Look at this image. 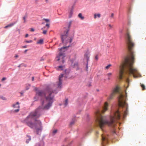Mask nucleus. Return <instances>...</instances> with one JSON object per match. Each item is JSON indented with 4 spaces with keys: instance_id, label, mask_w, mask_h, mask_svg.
Segmentation results:
<instances>
[{
    "instance_id": "f257e3e1",
    "label": "nucleus",
    "mask_w": 146,
    "mask_h": 146,
    "mask_svg": "<svg viewBox=\"0 0 146 146\" xmlns=\"http://www.w3.org/2000/svg\"><path fill=\"white\" fill-rule=\"evenodd\" d=\"M36 94L41 97H44V100H41L42 105L37 109L35 111L32 112L26 118L25 121L26 124L31 128H35L37 134L42 130V124L41 121L37 119L41 115V112L43 109L48 110L51 106L54 100V94L57 92L54 90L52 86H48L45 91H37L38 88H35Z\"/></svg>"
},
{
    "instance_id": "f03ea898",
    "label": "nucleus",
    "mask_w": 146,
    "mask_h": 146,
    "mask_svg": "<svg viewBox=\"0 0 146 146\" xmlns=\"http://www.w3.org/2000/svg\"><path fill=\"white\" fill-rule=\"evenodd\" d=\"M118 86H116L112 90L108 98V100L113 99L117 93L119 94L118 97V105L119 109L114 113V115L110 117V121H107L106 117L102 116L101 111L97 110L96 112V121L98 126H99L103 131V128L105 125H107L109 126L114 127L115 125V121L120 118V111H123V117L124 118L127 114V104L126 102L127 98V93L125 92V95L119 93V88Z\"/></svg>"
},
{
    "instance_id": "7ed1b4c3",
    "label": "nucleus",
    "mask_w": 146,
    "mask_h": 146,
    "mask_svg": "<svg viewBox=\"0 0 146 146\" xmlns=\"http://www.w3.org/2000/svg\"><path fill=\"white\" fill-rule=\"evenodd\" d=\"M126 36V43L130 54V57H126L120 66L118 77L120 80L123 78L125 69L127 73L128 74L129 76L133 75L134 78L140 76L137 70L133 66L135 55L132 49L134 46V44L132 40L129 32H127Z\"/></svg>"
},
{
    "instance_id": "20e7f679",
    "label": "nucleus",
    "mask_w": 146,
    "mask_h": 146,
    "mask_svg": "<svg viewBox=\"0 0 146 146\" xmlns=\"http://www.w3.org/2000/svg\"><path fill=\"white\" fill-rule=\"evenodd\" d=\"M72 22H69L67 24L68 29L66 31H65L63 35H61V38L62 42L64 44H66L68 43L70 44L72 40V37H70L68 36V33L69 30L70 28L71 27Z\"/></svg>"
},
{
    "instance_id": "39448f33",
    "label": "nucleus",
    "mask_w": 146,
    "mask_h": 146,
    "mask_svg": "<svg viewBox=\"0 0 146 146\" xmlns=\"http://www.w3.org/2000/svg\"><path fill=\"white\" fill-rule=\"evenodd\" d=\"M65 45H68L67 46H64L60 49V52L59 53L58 55L56 58V60L58 61H60V63H63L64 62V58L65 56L64 52H62L65 51L67 49V48H68L70 46V44L67 43L66 44H64Z\"/></svg>"
},
{
    "instance_id": "423d86ee",
    "label": "nucleus",
    "mask_w": 146,
    "mask_h": 146,
    "mask_svg": "<svg viewBox=\"0 0 146 146\" xmlns=\"http://www.w3.org/2000/svg\"><path fill=\"white\" fill-rule=\"evenodd\" d=\"M70 71L69 70H65V74H61L59 78V81L57 83V86L58 88H62V78L64 76L66 78L69 77L68 74L70 73Z\"/></svg>"
},
{
    "instance_id": "0eeeda50",
    "label": "nucleus",
    "mask_w": 146,
    "mask_h": 146,
    "mask_svg": "<svg viewBox=\"0 0 146 146\" xmlns=\"http://www.w3.org/2000/svg\"><path fill=\"white\" fill-rule=\"evenodd\" d=\"M101 136L102 141V146H104L103 145V144L104 143H106L108 142V136L105 134H102Z\"/></svg>"
},
{
    "instance_id": "6e6552de",
    "label": "nucleus",
    "mask_w": 146,
    "mask_h": 146,
    "mask_svg": "<svg viewBox=\"0 0 146 146\" xmlns=\"http://www.w3.org/2000/svg\"><path fill=\"white\" fill-rule=\"evenodd\" d=\"M13 107L14 108H18V109L15 110L14 111L15 112H17L19 111V103L18 102H17L15 104H13Z\"/></svg>"
},
{
    "instance_id": "1a4fd4ad",
    "label": "nucleus",
    "mask_w": 146,
    "mask_h": 146,
    "mask_svg": "<svg viewBox=\"0 0 146 146\" xmlns=\"http://www.w3.org/2000/svg\"><path fill=\"white\" fill-rule=\"evenodd\" d=\"M108 104L107 102H106L104 105V107L103 108V109L102 111V113L108 110Z\"/></svg>"
},
{
    "instance_id": "9d476101",
    "label": "nucleus",
    "mask_w": 146,
    "mask_h": 146,
    "mask_svg": "<svg viewBox=\"0 0 146 146\" xmlns=\"http://www.w3.org/2000/svg\"><path fill=\"white\" fill-rule=\"evenodd\" d=\"M112 73H107L106 76L107 77V79L108 80H110L111 79Z\"/></svg>"
},
{
    "instance_id": "9b49d317",
    "label": "nucleus",
    "mask_w": 146,
    "mask_h": 146,
    "mask_svg": "<svg viewBox=\"0 0 146 146\" xmlns=\"http://www.w3.org/2000/svg\"><path fill=\"white\" fill-rule=\"evenodd\" d=\"M16 23L17 22H14L5 26L4 28H7L9 27H12V26H13L15 24H16Z\"/></svg>"
},
{
    "instance_id": "f8f14e48",
    "label": "nucleus",
    "mask_w": 146,
    "mask_h": 146,
    "mask_svg": "<svg viewBox=\"0 0 146 146\" xmlns=\"http://www.w3.org/2000/svg\"><path fill=\"white\" fill-rule=\"evenodd\" d=\"M78 63L77 62H76L74 64H72L71 66H72V67L73 68H77L78 67Z\"/></svg>"
},
{
    "instance_id": "ddd939ff",
    "label": "nucleus",
    "mask_w": 146,
    "mask_h": 146,
    "mask_svg": "<svg viewBox=\"0 0 146 146\" xmlns=\"http://www.w3.org/2000/svg\"><path fill=\"white\" fill-rule=\"evenodd\" d=\"M90 56V54L88 52L86 53L85 55V57L86 58L87 61H88L89 60V58Z\"/></svg>"
},
{
    "instance_id": "4468645a",
    "label": "nucleus",
    "mask_w": 146,
    "mask_h": 146,
    "mask_svg": "<svg viewBox=\"0 0 146 146\" xmlns=\"http://www.w3.org/2000/svg\"><path fill=\"white\" fill-rule=\"evenodd\" d=\"M73 8H72L70 11L69 12V18L71 17L73 14Z\"/></svg>"
},
{
    "instance_id": "2eb2a0df",
    "label": "nucleus",
    "mask_w": 146,
    "mask_h": 146,
    "mask_svg": "<svg viewBox=\"0 0 146 146\" xmlns=\"http://www.w3.org/2000/svg\"><path fill=\"white\" fill-rule=\"evenodd\" d=\"M43 43V40L42 39H40L37 42V44H42Z\"/></svg>"
},
{
    "instance_id": "dca6fc26",
    "label": "nucleus",
    "mask_w": 146,
    "mask_h": 146,
    "mask_svg": "<svg viewBox=\"0 0 146 146\" xmlns=\"http://www.w3.org/2000/svg\"><path fill=\"white\" fill-rule=\"evenodd\" d=\"M101 16V15L100 14H95L94 15V18L96 19L97 17L98 18H100Z\"/></svg>"
},
{
    "instance_id": "f3484780",
    "label": "nucleus",
    "mask_w": 146,
    "mask_h": 146,
    "mask_svg": "<svg viewBox=\"0 0 146 146\" xmlns=\"http://www.w3.org/2000/svg\"><path fill=\"white\" fill-rule=\"evenodd\" d=\"M78 16L82 20H83L84 19V17L82 16V14L81 13H80L78 14Z\"/></svg>"
},
{
    "instance_id": "a211bd4d",
    "label": "nucleus",
    "mask_w": 146,
    "mask_h": 146,
    "mask_svg": "<svg viewBox=\"0 0 146 146\" xmlns=\"http://www.w3.org/2000/svg\"><path fill=\"white\" fill-rule=\"evenodd\" d=\"M63 66H59L56 67V68L58 70H62V69Z\"/></svg>"
},
{
    "instance_id": "6ab92c4d",
    "label": "nucleus",
    "mask_w": 146,
    "mask_h": 146,
    "mask_svg": "<svg viewBox=\"0 0 146 146\" xmlns=\"http://www.w3.org/2000/svg\"><path fill=\"white\" fill-rule=\"evenodd\" d=\"M27 15H25V16H24L23 17V19L24 20V22H23L24 23H25L26 22V19L27 18Z\"/></svg>"
},
{
    "instance_id": "aec40b11",
    "label": "nucleus",
    "mask_w": 146,
    "mask_h": 146,
    "mask_svg": "<svg viewBox=\"0 0 146 146\" xmlns=\"http://www.w3.org/2000/svg\"><path fill=\"white\" fill-rule=\"evenodd\" d=\"M141 86L142 88V89L143 90L145 89V86L144 84H141Z\"/></svg>"
},
{
    "instance_id": "412c9836",
    "label": "nucleus",
    "mask_w": 146,
    "mask_h": 146,
    "mask_svg": "<svg viewBox=\"0 0 146 146\" xmlns=\"http://www.w3.org/2000/svg\"><path fill=\"white\" fill-rule=\"evenodd\" d=\"M68 99H66L65 101V102H64V105L65 106H66L68 104Z\"/></svg>"
},
{
    "instance_id": "4be33fe9",
    "label": "nucleus",
    "mask_w": 146,
    "mask_h": 146,
    "mask_svg": "<svg viewBox=\"0 0 146 146\" xmlns=\"http://www.w3.org/2000/svg\"><path fill=\"white\" fill-rule=\"evenodd\" d=\"M27 137H28V140H26V143H29V141H30V140H31V137H30L29 136H27Z\"/></svg>"
},
{
    "instance_id": "5701e85b",
    "label": "nucleus",
    "mask_w": 146,
    "mask_h": 146,
    "mask_svg": "<svg viewBox=\"0 0 146 146\" xmlns=\"http://www.w3.org/2000/svg\"><path fill=\"white\" fill-rule=\"evenodd\" d=\"M74 123H75V121L74 120H73L70 122V125H72L73 124H74Z\"/></svg>"
},
{
    "instance_id": "b1692460",
    "label": "nucleus",
    "mask_w": 146,
    "mask_h": 146,
    "mask_svg": "<svg viewBox=\"0 0 146 146\" xmlns=\"http://www.w3.org/2000/svg\"><path fill=\"white\" fill-rule=\"evenodd\" d=\"M24 42L26 43H31L32 42V40H30L29 41L25 40Z\"/></svg>"
},
{
    "instance_id": "393cba45",
    "label": "nucleus",
    "mask_w": 146,
    "mask_h": 146,
    "mask_svg": "<svg viewBox=\"0 0 146 146\" xmlns=\"http://www.w3.org/2000/svg\"><path fill=\"white\" fill-rule=\"evenodd\" d=\"M111 66V64H109L106 67H105V68L106 69H108Z\"/></svg>"
},
{
    "instance_id": "a878e982",
    "label": "nucleus",
    "mask_w": 146,
    "mask_h": 146,
    "mask_svg": "<svg viewBox=\"0 0 146 146\" xmlns=\"http://www.w3.org/2000/svg\"><path fill=\"white\" fill-rule=\"evenodd\" d=\"M47 31L46 30H44L43 31V33L44 34H46L47 33Z\"/></svg>"
},
{
    "instance_id": "bb28decb",
    "label": "nucleus",
    "mask_w": 146,
    "mask_h": 146,
    "mask_svg": "<svg viewBox=\"0 0 146 146\" xmlns=\"http://www.w3.org/2000/svg\"><path fill=\"white\" fill-rule=\"evenodd\" d=\"M46 27H48V29L49 27H50V25L49 24H47L46 25Z\"/></svg>"
},
{
    "instance_id": "cd10ccee",
    "label": "nucleus",
    "mask_w": 146,
    "mask_h": 146,
    "mask_svg": "<svg viewBox=\"0 0 146 146\" xmlns=\"http://www.w3.org/2000/svg\"><path fill=\"white\" fill-rule=\"evenodd\" d=\"M44 20L46 22H48L49 21V19H44Z\"/></svg>"
},
{
    "instance_id": "c85d7f7f",
    "label": "nucleus",
    "mask_w": 146,
    "mask_h": 146,
    "mask_svg": "<svg viewBox=\"0 0 146 146\" xmlns=\"http://www.w3.org/2000/svg\"><path fill=\"white\" fill-rule=\"evenodd\" d=\"M30 31H32V32H33L34 31V29H33V28H31L30 29Z\"/></svg>"
},
{
    "instance_id": "c756f323",
    "label": "nucleus",
    "mask_w": 146,
    "mask_h": 146,
    "mask_svg": "<svg viewBox=\"0 0 146 146\" xmlns=\"http://www.w3.org/2000/svg\"><path fill=\"white\" fill-rule=\"evenodd\" d=\"M6 78L4 77L2 78L1 80L2 81H3L6 80Z\"/></svg>"
},
{
    "instance_id": "7c9ffc66",
    "label": "nucleus",
    "mask_w": 146,
    "mask_h": 146,
    "mask_svg": "<svg viewBox=\"0 0 146 146\" xmlns=\"http://www.w3.org/2000/svg\"><path fill=\"white\" fill-rule=\"evenodd\" d=\"M113 16H114V14L113 13H112L111 14V17L112 18H113Z\"/></svg>"
},
{
    "instance_id": "2f4dec72",
    "label": "nucleus",
    "mask_w": 146,
    "mask_h": 146,
    "mask_svg": "<svg viewBox=\"0 0 146 146\" xmlns=\"http://www.w3.org/2000/svg\"><path fill=\"white\" fill-rule=\"evenodd\" d=\"M57 131V130H55L53 131V133L55 134L56 133Z\"/></svg>"
},
{
    "instance_id": "473e14b6",
    "label": "nucleus",
    "mask_w": 146,
    "mask_h": 146,
    "mask_svg": "<svg viewBox=\"0 0 146 146\" xmlns=\"http://www.w3.org/2000/svg\"><path fill=\"white\" fill-rule=\"evenodd\" d=\"M95 58L96 60H98V55H96V56L95 57Z\"/></svg>"
},
{
    "instance_id": "72a5a7b5",
    "label": "nucleus",
    "mask_w": 146,
    "mask_h": 146,
    "mask_svg": "<svg viewBox=\"0 0 146 146\" xmlns=\"http://www.w3.org/2000/svg\"><path fill=\"white\" fill-rule=\"evenodd\" d=\"M27 46H22V48H27Z\"/></svg>"
},
{
    "instance_id": "f704fd0d",
    "label": "nucleus",
    "mask_w": 146,
    "mask_h": 146,
    "mask_svg": "<svg viewBox=\"0 0 146 146\" xmlns=\"http://www.w3.org/2000/svg\"><path fill=\"white\" fill-rule=\"evenodd\" d=\"M37 145H38V146H43V144L42 143L41 145H40L38 144Z\"/></svg>"
},
{
    "instance_id": "c9c22d12",
    "label": "nucleus",
    "mask_w": 146,
    "mask_h": 146,
    "mask_svg": "<svg viewBox=\"0 0 146 146\" xmlns=\"http://www.w3.org/2000/svg\"><path fill=\"white\" fill-rule=\"evenodd\" d=\"M126 82L128 83H129V80L128 79V78H127V79H126Z\"/></svg>"
},
{
    "instance_id": "e433bc0d",
    "label": "nucleus",
    "mask_w": 146,
    "mask_h": 146,
    "mask_svg": "<svg viewBox=\"0 0 146 146\" xmlns=\"http://www.w3.org/2000/svg\"><path fill=\"white\" fill-rule=\"evenodd\" d=\"M34 79V77L33 76L32 77V81H33Z\"/></svg>"
},
{
    "instance_id": "4c0bfd02",
    "label": "nucleus",
    "mask_w": 146,
    "mask_h": 146,
    "mask_svg": "<svg viewBox=\"0 0 146 146\" xmlns=\"http://www.w3.org/2000/svg\"><path fill=\"white\" fill-rule=\"evenodd\" d=\"M109 27H110V28H112V26L111 25H109Z\"/></svg>"
},
{
    "instance_id": "58836bf2",
    "label": "nucleus",
    "mask_w": 146,
    "mask_h": 146,
    "mask_svg": "<svg viewBox=\"0 0 146 146\" xmlns=\"http://www.w3.org/2000/svg\"><path fill=\"white\" fill-rule=\"evenodd\" d=\"M28 34H26L25 35V37H27L28 36Z\"/></svg>"
},
{
    "instance_id": "ea45409f",
    "label": "nucleus",
    "mask_w": 146,
    "mask_h": 146,
    "mask_svg": "<svg viewBox=\"0 0 146 146\" xmlns=\"http://www.w3.org/2000/svg\"><path fill=\"white\" fill-rule=\"evenodd\" d=\"M18 57V56L17 55H16L15 56V57L17 58Z\"/></svg>"
},
{
    "instance_id": "a19ab883",
    "label": "nucleus",
    "mask_w": 146,
    "mask_h": 146,
    "mask_svg": "<svg viewBox=\"0 0 146 146\" xmlns=\"http://www.w3.org/2000/svg\"><path fill=\"white\" fill-rule=\"evenodd\" d=\"M27 51V50H26L25 51V53H26Z\"/></svg>"
},
{
    "instance_id": "79ce46f5",
    "label": "nucleus",
    "mask_w": 146,
    "mask_h": 146,
    "mask_svg": "<svg viewBox=\"0 0 146 146\" xmlns=\"http://www.w3.org/2000/svg\"><path fill=\"white\" fill-rule=\"evenodd\" d=\"M31 85L30 84H28V86H30Z\"/></svg>"
},
{
    "instance_id": "37998d69",
    "label": "nucleus",
    "mask_w": 146,
    "mask_h": 146,
    "mask_svg": "<svg viewBox=\"0 0 146 146\" xmlns=\"http://www.w3.org/2000/svg\"><path fill=\"white\" fill-rule=\"evenodd\" d=\"M86 68H87H87H88V64H87L86 65Z\"/></svg>"
},
{
    "instance_id": "c03bdc74",
    "label": "nucleus",
    "mask_w": 146,
    "mask_h": 146,
    "mask_svg": "<svg viewBox=\"0 0 146 146\" xmlns=\"http://www.w3.org/2000/svg\"><path fill=\"white\" fill-rule=\"evenodd\" d=\"M45 1L46 2H47L48 1V0H45Z\"/></svg>"
},
{
    "instance_id": "a18cd8bd",
    "label": "nucleus",
    "mask_w": 146,
    "mask_h": 146,
    "mask_svg": "<svg viewBox=\"0 0 146 146\" xmlns=\"http://www.w3.org/2000/svg\"><path fill=\"white\" fill-rule=\"evenodd\" d=\"M97 134H98V132H97Z\"/></svg>"
},
{
    "instance_id": "49530a36",
    "label": "nucleus",
    "mask_w": 146,
    "mask_h": 146,
    "mask_svg": "<svg viewBox=\"0 0 146 146\" xmlns=\"http://www.w3.org/2000/svg\"><path fill=\"white\" fill-rule=\"evenodd\" d=\"M29 88H27V90H28L29 89Z\"/></svg>"
},
{
    "instance_id": "de8ad7c7",
    "label": "nucleus",
    "mask_w": 146,
    "mask_h": 146,
    "mask_svg": "<svg viewBox=\"0 0 146 146\" xmlns=\"http://www.w3.org/2000/svg\"><path fill=\"white\" fill-rule=\"evenodd\" d=\"M43 28H42V30H43Z\"/></svg>"
},
{
    "instance_id": "09e8293b",
    "label": "nucleus",
    "mask_w": 146,
    "mask_h": 146,
    "mask_svg": "<svg viewBox=\"0 0 146 146\" xmlns=\"http://www.w3.org/2000/svg\"><path fill=\"white\" fill-rule=\"evenodd\" d=\"M1 86V84H0V86Z\"/></svg>"
}]
</instances>
